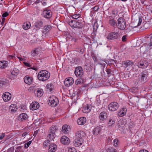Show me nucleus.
Returning <instances> with one entry per match:
<instances>
[{
  "label": "nucleus",
  "mask_w": 152,
  "mask_h": 152,
  "mask_svg": "<svg viewBox=\"0 0 152 152\" xmlns=\"http://www.w3.org/2000/svg\"><path fill=\"white\" fill-rule=\"evenodd\" d=\"M108 116L107 113L105 111H103L100 113L99 115V121L101 122H104Z\"/></svg>",
  "instance_id": "nucleus-10"
},
{
  "label": "nucleus",
  "mask_w": 152,
  "mask_h": 152,
  "mask_svg": "<svg viewBox=\"0 0 152 152\" xmlns=\"http://www.w3.org/2000/svg\"><path fill=\"white\" fill-rule=\"evenodd\" d=\"M81 22L78 20H72L69 22V23L70 26L73 28H81L83 26Z\"/></svg>",
  "instance_id": "nucleus-4"
},
{
  "label": "nucleus",
  "mask_w": 152,
  "mask_h": 152,
  "mask_svg": "<svg viewBox=\"0 0 152 152\" xmlns=\"http://www.w3.org/2000/svg\"><path fill=\"white\" fill-rule=\"evenodd\" d=\"M67 152H77L76 150L74 148H68Z\"/></svg>",
  "instance_id": "nucleus-43"
},
{
  "label": "nucleus",
  "mask_w": 152,
  "mask_h": 152,
  "mask_svg": "<svg viewBox=\"0 0 152 152\" xmlns=\"http://www.w3.org/2000/svg\"><path fill=\"white\" fill-rule=\"evenodd\" d=\"M54 135H52L50 134H49L47 137V142H49L52 141H54Z\"/></svg>",
  "instance_id": "nucleus-31"
},
{
  "label": "nucleus",
  "mask_w": 152,
  "mask_h": 152,
  "mask_svg": "<svg viewBox=\"0 0 152 152\" xmlns=\"http://www.w3.org/2000/svg\"><path fill=\"white\" fill-rule=\"evenodd\" d=\"M112 139L111 137H109L107 139V142H112Z\"/></svg>",
  "instance_id": "nucleus-58"
},
{
  "label": "nucleus",
  "mask_w": 152,
  "mask_h": 152,
  "mask_svg": "<svg viewBox=\"0 0 152 152\" xmlns=\"http://www.w3.org/2000/svg\"><path fill=\"white\" fill-rule=\"evenodd\" d=\"M7 62L6 61H0V68H3L7 66Z\"/></svg>",
  "instance_id": "nucleus-34"
},
{
  "label": "nucleus",
  "mask_w": 152,
  "mask_h": 152,
  "mask_svg": "<svg viewBox=\"0 0 152 152\" xmlns=\"http://www.w3.org/2000/svg\"><path fill=\"white\" fill-rule=\"evenodd\" d=\"M57 145L54 143H51L49 146V152H54L57 148Z\"/></svg>",
  "instance_id": "nucleus-20"
},
{
  "label": "nucleus",
  "mask_w": 152,
  "mask_h": 152,
  "mask_svg": "<svg viewBox=\"0 0 152 152\" xmlns=\"http://www.w3.org/2000/svg\"><path fill=\"white\" fill-rule=\"evenodd\" d=\"M52 28V26L50 25H47L44 27L43 29L47 32H49Z\"/></svg>",
  "instance_id": "nucleus-35"
},
{
  "label": "nucleus",
  "mask_w": 152,
  "mask_h": 152,
  "mask_svg": "<svg viewBox=\"0 0 152 152\" xmlns=\"http://www.w3.org/2000/svg\"><path fill=\"white\" fill-rule=\"evenodd\" d=\"M126 35H124V36H123L122 38V41L123 42L126 41Z\"/></svg>",
  "instance_id": "nucleus-50"
},
{
  "label": "nucleus",
  "mask_w": 152,
  "mask_h": 152,
  "mask_svg": "<svg viewBox=\"0 0 152 152\" xmlns=\"http://www.w3.org/2000/svg\"><path fill=\"white\" fill-rule=\"evenodd\" d=\"M74 82L73 79L72 77H69L65 80L64 83L65 86L69 87L73 84Z\"/></svg>",
  "instance_id": "nucleus-12"
},
{
  "label": "nucleus",
  "mask_w": 152,
  "mask_h": 152,
  "mask_svg": "<svg viewBox=\"0 0 152 152\" xmlns=\"http://www.w3.org/2000/svg\"><path fill=\"white\" fill-rule=\"evenodd\" d=\"M80 15L79 14H72L71 15V17L72 18L75 19H78V21H83V18L80 17Z\"/></svg>",
  "instance_id": "nucleus-21"
},
{
  "label": "nucleus",
  "mask_w": 152,
  "mask_h": 152,
  "mask_svg": "<svg viewBox=\"0 0 152 152\" xmlns=\"http://www.w3.org/2000/svg\"><path fill=\"white\" fill-rule=\"evenodd\" d=\"M139 152H148V151L146 150H143L140 151Z\"/></svg>",
  "instance_id": "nucleus-63"
},
{
  "label": "nucleus",
  "mask_w": 152,
  "mask_h": 152,
  "mask_svg": "<svg viewBox=\"0 0 152 152\" xmlns=\"http://www.w3.org/2000/svg\"><path fill=\"white\" fill-rule=\"evenodd\" d=\"M127 109L126 107H123L121 108L118 112V115L120 116H124L126 113Z\"/></svg>",
  "instance_id": "nucleus-26"
},
{
  "label": "nucleus",
  "mask_w": 152,
  "mask_h": 152,
  "mask_svg": "<svg viewBox=\"0 0 152 152\" xmlns=\"http://www.w3.org/2000/svg\"><path fill=\"white\" fill-rule=\"evenodd\" d=\"M40 2L41 3L42 2L41 0H37L36 1V2H35V3L36 4H38Z\"/></svg>",
  "instance_id": "nucleus-61"
},
{
  "label": "nucleus",
  "mask_w": 152,
  "mask_h": 152,
  "mask_svg": "<svg viewBox=\"0 0 152 152\" xmlns=\"http://www.w3.org/2000/svg\"><path fill=\"white\" fill-rule=\"evenodd\" d=\"M35 93L38 97H41L43 94V90L41 88L37 89L35 91Z\"/></svg>",
  "instance_id": "nucleus-25"
},
{
  "label": "nucleus",
  "mask_w": 152,
  "mask_h": 152,
  "mask_svg": "<svg viewBox=\"0 0 152 152\" xmlns=\"http://www.w3.org/2000/svg\"><path fill=\"white\" fill-rule=\"evenodd\" d=\"M9 15L8 13L7 12H5L2 15V17L3 18H4L7 16Z\"/></svg>",
  "instance_id": "nucleus-46"
},
{
  "label": "nucleus",
  "mask_w": 152,
  "mask_h": 152,
  "mask_svg": "<svg viewBox=\"0 0 152 152\" xmlns=\"http://www.w3.org/2000/svg\"><path fill=\"white\" fill-rule=\"evenodd\" d=\"M147 72L146 71H143L138 75L139 79L140 82L144 83L147 81Z\"/></svg>",
  "instance_id": "nucleus-6"
},
{
  "label": "nucleus",
  "mask_w": 152,
  "mask_h": 152,
  "mask_svg": "<svg viewBox=\"0 0 152 152\" xmlns=\"http://www.w3.org/2000/svg\"><path fill=\"white\" fill-rule=\"evenodd\" d=\"M11 74L15 76H17L19 73V71L16 68H14L13 70L11 71Z\"/></svg>",
  "instance_id": "nucleus-36"
},
{
  "label": "nucleus",
  "mask_w": 152,
  "mask_h": 152,
  "mask_svg": "<svg viewBox=\"0 0 152 152\" xmlns=\"http://www.w3.org/2000/svg\"><path fill=\"white\" fill-rule=\"evenodd\" d=\"M5 20V18H3L2 19V21L1 23V25H3L4 24Z\"/></svg>",
  "instance_id": "nucleus-59"
},
{
  "label": "nucleus",
  "mask_w": 152,
  "mask_h": 152,
  "mask_svg": "<svg viewBox=\"0 0 152 152\" xmlns=\"http://www.w3.org/2000/svg\"><path fill=\"white\" fill-rule=\"evenodd\" d=\"M28 118L27 115L25 113H23L19 115L18 117V119L20 121L26 120Z\"/></svg>",
  "instance_id": "nucleus-24"
},
{
  "label": "nucleus",
  "mask_w": 152,
  "mask_h": 152,
  "mask_svg": "<svg viewBox=\"0 0 152 152\" xmlns=\"http://www.w3.org/2000/svg\"><path fill=\"white\" fill-rule=\"evenodd\" d=\"M24 81L26 84H31L33 81V79L31 77L29 76H26L24 78Z\"/></svg>",
  "instance_id": "nucleus-15"
},
{
  "label": "nucleus",
  "mask_w": 152,
  "mask_h": 152,
  "mask_svg": "<svg viewBox=\"0 0 152 152\" xmlns=\"http://www.w3.org/2000/svg\"><path fill=\"white\" fill-rule=\"evenodd\" d=\"M91 109V107L90 105L87 104L84 107L82 110L83 113H87L89 112Z\"/></svg>",
  "instance_id": "nucleus-22"
},
{
  "label": "nucleus",
  "mask_w": 152,
  "mask_h": 152,
  "mask_svg": "<svg viewBox=\"0 0 152 152\" xmlns=\"http://www.w3.org/2000/svg\"><path fill=\"white\" fill-rule=\"evenodd\" d=\"M26 135L29 136V134L26 132H25L22 134V136L23 137H24Z\"/></svg>",
  "instance_id": "nucleus-55"
},
{
  "label": "nucleus",
  "mask_w": 152,
  "mask_h": 152,
  "mask_svg": "<svg viewBox=\"0 0 152 152\" xmlns=\"http://www.w3.org/2000/svg\"><path fill=\"white\" fill-rule=\"evenodd\" d=\"M106 37L108 39H117L120 37V35L118 32L114 31L110 33Z\"/></svg>",
  "instance_id": "nucleus-5"
},
{
  "label": "nucleus",
  "mask_w": 152,
  "mask_h": 152,
  "mask_svg": "<svg viewBox=\"0 0 152 152\" xmlns=\"http://www.w3.org/2000/svg\"><path fill=\"white\" fill-rule=\"evenodd\" d=\"M74 73L77 77H81L83 74V72L82 68L81 66H77L76 67Z\"/></svg>",
  "instance_id": "nucleus-9"
},
{
  "label": "nucleus",
  "mask_w": 152,
  "mask_h": 152,
  "mask_svg": "<svg viewBox=\"0 0 152 152\" xmlns=\"http://www.w3.org/2000/svg\"><path fill=\"white\" fill-rule=\"evenodd\" d=\"M82 144V143H74V145L76 147H79Z\"/></svg>",
  "instance_id": "nucleus-51"
},
{
  "label": "nucleus",
  "mask_w": 152,
  "mask_h": 152,
  "mask_svg": "<svg viewBox=\"0 0 152 152\" xmlns=\"http://www.w3.org/2000/svg\"><path fill=\"white\" fill-rule=\"evenodd\" d=\"M17 106L15 104H12L10 107V109L11 112H15L17 110Z\"/></svg>",
  "instance_id": "nucleus-38"
},
{
  "label": "nucleus",
  "mask_w": 152,
  "mask_h": 152,
  "mask_svg": "<svg viewBox=\"0 0 152 152\" xmlns=\"http://www.w3.org/2000/svg\"><path fill=\"white\" fill-rule=\"evenodd\" d=\"M58 131V128L56 126H53L50 127L49 131L50 134L52 135H55V133L56 132Z\"/></svg>",
  "instance_id": "nucleus-16"
},
{
  "label": "nucleus",
  "mask_w": 152,
  "mask_h": 152,
  "mask_svg": "<svg viewBox=\"0 0 152 152\" xmlns=\"http://www.w3.org/2000/svg\"><path fill=\"white\" fill-rule=\"evenodd\" d=\"M50 77V73L45 70H42L38 73L37 75L38 79L42 81L48 80Z\"/></svg>",
  "instance_id": "nucleus-1"
},
{
  "label": "nucleus",
  "mask_w": 152,
  "mask_h": 152,
  "mask_svg": "<svg viewBox=\"0 0 152 152\" xmlns=\"http://www.w3.org/2000/svg\"><path fill=\"white\" fill-rule=\"evenodd\" d=\"M82 79L81 78H79L77 79L76 81L75 82V83L76 85H78L80 84L81 83Z\"/></svg>",
  "instance_id": "nucleus-45"
},
{
  "label": "nucleus",
  "mask_w": 152,
  "mask_h": 152,
  "mask_svg": "<svg viewBox=\"0 0 152 152\" xmlns=\"http://www.w3.org/2000/svg\"><path fill=\"white\" fill-rule=\"evenodd\" d=\"M86 118L85 117H81L79 118L77 120V123L79 125H83L86 122Z\"/></svg>",
  "instance_id": "nucleus-18"
},
{
  "label": "nucleus",
  "mask_w": 152,
  "mask_h": 152,
  "mask_svg": "<svg viewBox=\"0 0 152 152\" xmlns=\"http://www.w3.org/2000/svg\"><path fill=\"white\" fill-rule=\"evenodd\" d=\"M52 15V12L50 10H45L43 13V16L47 18H49Z\"/></svg>",
  "instance_id": "nucleus-14"
},
{
  "label": "nucleus",
  "mask_w": 152,
  "mask_h": 152,
  "mask_svg": "<svg viewBox=\"0 0 152 152\" xmlns=\"http://www.w3.org/2000/svg\"><path fill=\"white\" fill-rule=\"evenodd\" d=\"M38 132V130H36V131H34V133L33 134V135L34 137L35 136H36Z\"/></svg>",
  "instance_id": "nucleus-56"
},
{
  "label": "nucleus",
  "mask_w": 152,
  "mask_h": 152,
  "mask_svg": "<svg viewBox=\"0 0 152 152\" xmlns=\"http://www.w3.org/2000/svg\"><path fill=\"white\" fill-rule=\"evenodd\" d=\"M92 57L93 59L94 60V61H96L97 58L95 56H94V55H93L92 56Z\"/></svg>",
  "instance_id": "nucleus-54"
},
{
  "label": "nucleus",
  "mask_w": 152,
  "mask_h": 152,
  "mask_svg": "<svg viewBox=\"0 0 152 152\" xmlns=\"http://www.w3.org/2000/svg\"><path fill=\"white\" fill-rule=\"evenodd\" d=\"M38 49H36L35 50L32 51L31 52V54L33 56H35L37 54H38Z\"/></svg>",
  "instance_id": "nucleus-41"
},
{
  "label": "nucleus",
  "mask_w": 152,
  "mask_h": 152,
  "mask_svg": "<svg viewBox=\"0 0 152 152\" xmlns=\"http://www.w3.org/2000/svg\"><path fill=\"white\" fill-rule=\"evenodd\" d=\"M43 24V22L42 20H39L35 22L34 23V26L35 28L37 29H39Z\"/></svg>",
  "instance_id": "nucleus-19"
},
{
  "label": "nucleus",
  "mask_w": 152,
  "mask_h": 152,
  "mask_svg": "<svg viewBox=\"0 0 152 152\" xmlns=\"http://www.w3.org/2000/svg\"><path fill=\"white\" fill-rule=\"evenodd\" d=\"M122 64L124 67H127L129 66H132L134 64V63L132 61L127 60L123 61Z\"/></svg>",
  "instance_id": "nucleus-23"
},
{
  "label": "nucleus",
  "mask_w": 152,
  "mask_h": 152,
  "mask_svg": "<svg viewBox=\"0 0 152 152\" xmlns=\"http://www.w3.org/2000/svg\"><path fill=\"white\" fill-rule=\"evenodd\" d=\"M98 9L99 7L96 6H95L92 8V9H93V10L95 11H97L98 10Z\"/></svg>",
  "instance_id": "nucleus-48"
},
{
  "label": "nucleus",
  "mask_w": 152,
  "mask_h": 152,
  "mask_svg": "<svg viewBox=\"0 0 152 152\" xmlns=\"http://www.w3.org/2000/svg\"><path fill=\"white\" fill-rule=\"evenodd\" d=\"M84 133L81 131L77 132L75 135V142H83V137Z\"/></svg>",
  "instance_id": "nucleus-3"
},
{
  "label": "nucleus",
  "mask_w": 152,
  "mask_h": 152,
  "mask_svg": "<svg viewBox=\"0 0 152 152\" xmlns=\"http://www.w3.org/2000/svg\"><path fill=\"white\" fill-rule=\"evenodd\" d=\"M134 123L132 121H130L129 125V126L130 129L133 128L134 126Z\"/></svg>",
  "instance_id": "nucleus-44"
},
{
  "label": "nucleus",
  "mask_w": 152,
  "mask_h": 152,
  "mask_svg": "<svg viewBox=\"0 0 152 152\" xmlns=\"http://www.w3.org/2000/svg\"><path fill=\"white\" fill-rule=\"evenodd\" d=\"M48 100V104L52 107H56L58 103V99L54 96H50Z\"/></svg>",
  "instance_id": "nucleus-8"
},
{
  "label": "nucleus",
  "mask_w": 152,
  "mask_h": 152,
  "mask_svg": "<svg viewBox=\"0 0 152 152\" xmlns=\"http://www.w3.org/2000/svg\"><path fill=\"white\" fill-rule=\"evenodd\" d=\"M11 94L10 93L6 92L3 94L2 98L4 102H8L11 99Z\"/></svg>",
  "instance_id": "nucleus-11"
},
{
  "label": "nucleus",
  "mask_w": 152,
  "mask_h": 152,
  "mask_svg": "<svg viewBox=\"0 0 152 152\" xmlns=\"http://www.w3.org/2000/svg\"><path fill=\"white\" fill-rule=\"evenodd\" d=\"M61 142H67L70 141L69 138L66 136H62L60 139Z\"/></svg>",
  "instance_id": "nucleus-30"
},
{
  "label": "nucleus",
  "mask_w": 152,
  "mask_h": 152,
  "mask_svg": "<svg viewBox=\"0 0 152 152\" xmlns=\"http://www.w3.org/2000/svg\"><path fill=\"white\" fill-rule=\"evenodd\" d=\"M8 83V80L6 79H3L0 80V88L3 87V86L6 85Z\"/></svg>",
  "instance_id": "nucleus-29"
},
{
  "label": "nucleus",
  "mask_w": 152,
  "mask_h": 152,
  "mask_svg": "<svg viewBox=\"0 0 152 152\" xmlns=\"http://www.w3.org/2000/svg\"><path fill=\"white\" fill-rule=\"evenodd\" d=\"M30 107L31 110H35L39 108V105L38 102H34L31 104Z\"/></svg>",
  "instance_id": "nucleus-13"
},
{
  "label": "nucleus",
  "mask_w": 152,
  "mask_h": 152,
  "mask_svg": "<svg viewBox=\"0 0 152 152\" xmlns=\"http://www.w3.org/2000/svg\"><path fill=\"white\" fill-rule=\"evenodd\" d=\"M113 62L115 64H116V63L117 62V61H116L115 60H114L111 59V60L110 61V62H111L112 63H113Z\"/></svg>",
  "instance_id": "nucleus-60"
},
{
  "label": "nucleus",
  "mask_w": 152,
  "mask_h": 152,
  "mask_svg": "<svg viewBox=\"0 0 152 152\" xmlns=\"http://www.w3.org/2000/svg\"><path fill=\"white\" fill-rule=\"evenodd\" d=\"M4 136L5 134H4V133H3L1 134L0 136V140L2 139L4 137Z\"/></svg>",
  "instance_id": "nucleus-57"
},
{
  "label": "nucleus",
  "mask_w": 152,
  "mask_h": 152,
  "mask_svg": "<svg viewBox=\"0 0 152 152\" xmlns=\"http://www.w3.org/2000/svg\"><path fill=\"white\" fill-rule=\"evenodd\" d=\"M107 152H117L116 149L112 148H109L107 150Z\"/></svg>",
  "instance_id": "nucleus-40"
},
{
  "label": "nucleus",
  "mask_w": 152,
  "mask_h": 152,
  "mask_svg": "<svg viewBox=\"0 0 152 152\" xmlns=\"http://www.w3.org/2000/svg\"><path fill=\"white\" fill-rule=\"evenodd\" d=\"M115 121L114 119L110 118L108 122V126L109 127H111L115 125Z\"/></svg>",
  "instance_id": "nucleus-28"
},
{
  "label": "nucleus",
  "mask_w": 152,
  "mask_h": 152,
  "mask_svg": "<svg viewBox=\"0 0 152 152\" xmlns=\"http://www.w3.org/2000/svg\"><path fill=\"white\" fill-rule=\"evenodd\" d=\"M116 26L117 28L120 30H123L126 27V23L125 19L122 17L119 18L117 20Z\"/></svg>",
  "instance_id": "nucleus-2"
},
{
  "label": "nucleus",
  "mask_w": 152,
  "mask_h": 152,
  "mask_svg": "<svg viewBox=\"0 0 152 152\" xmlns=\"http://www.w3.org/2000/svg\"><path fill=\"white\" fill-rule=\"evenodd\" d=\"M70 129L69 126L65 124L62 126L61 131L64 134H66L68 133Z\"/></svg>",
  "instance_id": "nucleus-17"
},
{
  "label": "nucleus",
  "mask_w": 152,
  "mask_h": 152,
  "mask_svg": "<svg viewBox=\"0 0 152 152\" xmlns=\"http://www.w3.org/2000/svg\"><path fill=\"white\" fill-rule=\"evenodd\" d=\"M134 83L135 84L136 83H137V84H138V83H140L139 81H137V80H134Z\"/></svg>",
  "instance_id": "nucleus-62"
},
{
  "label": "nucleus",
  "mask_w": 152,
  "mask_h": 152,
  "mask_svg": "<svg viewBox=\"0 0 152 152\" xmlns=\"http://www.w3.org/2000/svg\"><path fill=\"white\" fill-rule=\"evenodd\" d=\"M101 128L98 126L94 128L93 130V133L94 135H98L101 131Z\"/></svg>",
  "instance_id": "nucleus-32"
},
{
  "label": "nucleus",
  "mask_w": 152,
  "mask_h": 152,
  "mask_svg": "<svg viewBox=\"0 0 152 152\" xmlns=\"http://www.w3.org/2000/svg\"><path fill=\"white\" fill-rule=\"evenodd\" d=\"M46 87L48 89H49L50 91H51L53 87V86L52 83H50L48 84L47 85Z\"/></svg>",
  "instance_id": "nucleus-39"
},
{
  "label": "nucleus",
  "mask_w": 152,
  "mask_h": 152,
  "mask_svg": "<svg viewBox=\"0 0 152 152\" xmlns=\"http://www.w3.org/2000/svg\"><path fill=\"white\" fill-rule=\"evenodd\" d=\"M31 143H25L24 145L25 148H27L29 146Z\"/></svg>",
  "instance_id": "nucleus-52"
},
{
  "label": "nucleus",
  "mask_w": 152,
  "mask_h": 152,
  "mask_svg": "<svg viewBox=\"0 0 152 152\" xmlns=\"http://www.w3.org/2000/svg\"><path fill=\"white\" fill-rule=\"evenodd\" d=\"M125 125L124 124H121V125H118V129L121 131H122L125 129Z\"/></svg>",
  "instance_id": "nucleus-42"
},
{
  "label": "nucleus",
  "mask_w": 152,
  "mask_h": 152,
  "mask_svg": "<svg viewBox=\"0 0 152 152\" xmlns=\"http://www.w3.org/2000/svg\"><path fill=\"white\" fill-rule=\"evenodd\" d=\"M150 45L151 46H152V37L151 38L150 42Z\"/></svg>",
  "instance_id": "nucleus-64"
},
{
  "label": "nucleus",
  "mask_w": 152,
  "mask_h": 152,
  "mask_svg": "<svg viewBox=\"0 0 152 152\" xmlns=\"http://www.w3.org/2000/svg\"><path fill=\"white\" fill-rule=\"evenodd\" d=\"M142 23V18L141 17H139V21L137 25L139 26Z\"/></svg>",
  "instance_id": "nucleus-47"
},
{
  "label": "nucleus",
  "mask_w": 152,
  "mask_h": 152,
  "mask_svg": "<svg viewBox=\"0 0 152 152\" xmlns=\"http://www.w3.org/2000/svg\"><path fill=\"white\" fill-rule=\"evenodd\" d=\"M119 104L117 102H112L108 105V110L112 111H114L116 110L118 108Z\"/></svg>",
  "instance_id": "nucleus-7"
},
{
  "label": "nucleus",
  "mask_w": 152,
  "mask_h": 152,
  "mask_svg": "<svg viewBox=\"0 0 152 152\" xmlns=\"http://www.w3.org/2000/svg\"><path fill=\"white\" fill-rule=\"evenodd\" d=\"M148 66V64L145 62H141L139 64L138 66L139 67L142 68H146Z\"/></svg>",
  "instance_id": "nucleus-33"
},
{
  "label": "nucleus",
  "mask_w": 152,
  "mask_h": 152,
  "mask_svg": "<svg viewBox=\"0 0 152 152\" xmlns=\"http://www.w3.org/2000/svg\"><path fill=\"white\" fill-rule=\"evenodd\" d=\"M106 71L107 74L108 75L110 74L111 72V70L110 69H106Z\"/></svg>",
  "instance_id": "nucleus-49"
},
{
  "label": "nucleus",
  "mask_w": 152,
  "mask_h": 152,
  "mask_svg": "<svg viewBox=\"0 0 152 152\" xmlns=\"http://www.w3.org/2000/svg\"><path fill=\"white\" fill-rule=\"evenodd\" d=\"M31 24L30 23H23V27L24 29L27 30L30 28Z\"/></svg>",
  "instance_id": "nucleus-37"
},
{
  "label": "nucleus",
  "mask_w": 152,
  "mask_h": 152,
  "mask_svg": "<svg viewBox=\"0 0 152 152\" xmlns=\"http://www.w3.org/2000/svg\"><path fill=\"white\" fill-rule=\"evenodd\" d=\"M109 23L110 25L113 26H115L117 23L114 18L111 17L109 18Z\"/></svg>",
  "instance_id": "nucleus-27"
},
{
  "label": "nucleus",
  "mask_w": 152,
  "mask_h": 152,
  "mask_svg": "<svg viewBox=\"0 0 152 152\" xmlns=\"http://www.w3.org/2000/svg\"><path fill=\"white\" fill-rule=\"evenodd\" d=\"M30 68L35 71H36L38 69L37 67L35 66H34L33 67Z\"/></svg>",
  "instance_id": "nucleus-53"
}]
</instances>
